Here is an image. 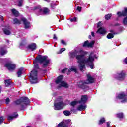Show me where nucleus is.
<instances>
[{"instance_id":"obj_16","label":"nucleus","mask_w":127,"mask_h":127,"mask_svg":"<svg viewBox=\"0 0 127 127\" xmlns=\"http://www.w3.org/2000/svg\"><path fill=\"white\" fill-rule=\"evenodd\" d=\"M3 31L6 35H10V34H11L10 27H9V25L5 26L4 28H3Z\"/></svg>"},{"instance_id":"obj_44","label":"nucleus","mask_w":127,"mask_h":127,"mask_svg":"<svg viewBox=\"0 0 127 127\" xmlns=\"http://www.w3.org/2000/svg\"><path fill=\"white\" fill-rule=\"evenodd\" d=\"M77 9L78 10V11H79V12H81V11L82 10V7L78 6Z\"/></svg>"},{"instance_id":"obj_31","label":"nucleus","mask_w":127,"mask_h":127,"mask_svg":"<svg viewBox=\"0 0 127 127\" xmlns=\"http://www.w3.org/2000/svg\"><path fill=\"white\" fill-rule=\"evenodd\" d=\"M122 23L124 25H127V16L124 17L122 21Z\"/></svg>"},{"instance_id":"obj_22","label":"nucleus","mask_w":127,"mask_h":127,"mask_svg":"<svg viewBox=\"0 0 127 127\" xmlns=\"http://www.w3.org/2000/svg\"><path fill=\"white\" fill-rule=\"evenodd\" d=\"M88 101V96L82 95L81 96V100L79 101V104H85Z\"/></svg>"},{"instance_id":"obj_13","label":"nucleus","mask_w":127,"mask_h":127,"mask_svg":"<svg viewBox=\"0 0 127 127\" xmlns=\"http://www.w3.org/2000/svg\"><path fill=\"white\" fill-rule=\"evenodd\" d=\"M107 28L102 27L99 28L97 31H96V33H98L99 34H100L101 35H106L107 34Z\"/></svg>"},{"instance_id":"obj_37","label":"nucleus","mask_w":127,"mask_h":127,"mask_svg":"<svg viewBox=\"0 0 127 127\" xmlns=\"http://www.w3.org/2000/svg\"><path fill=\"white\" fill-rule=\"evenodd\" d=\"M77 103H78V102L73 101L71 102V103H70V105L71 106H75V105H77Z\"/></svg>"},{"instance_id":"obj_52","label":"nucleus","mask_w":127,"mask_h":127,"mask_svg":"<svg viewBox=\"0 0 127 127\" xmlns=\"http://www.w3.org/2000/svg\"><path fill=\"white\" fill-rule=\"evenodd\" d=\"M45 1H46L47 2H50V0H43Z\"/></svg>"},{"instance_id":"obj_26","label":"nucleus","mask_w":127,"mask_h":127,"mask_svg":"<svg viewBox=\"0 0 127 127\" xmlns=\"http://www.w3.org/2000/svg\"><path fill=\"white\" fill-rule=\"evenodd\" d=\"M21 19L20 20L17 19V18L13 19L14 24H21Z\"/></svg>"},{"instance_id":"obj_6","label":"nucleus","mask_w":127,"mask_h":127,"mask_svg":"<svg viewBox=\"0 0 127 127\" xmlns=\"http://www.w3.org/2000/svg\"><path fill=\"white\" fill-rule=\"evenodd\" d=\"M65 106V103L63 102V99L62 97H59L55 101L54 104V109L56 111L61 110Z\"/></svg>"},{"instance_id":"obj_15","label":"nucleus","mask_w":127,"mask_h":127,"mask_svg":"<svg viewBox=\"0 0 127 127\" xmlns=\"http://www.w3.org/2000/svg\"><path fill=\"white\" fill-rule=\"evenodd\" d=\"M117 14L118 17H121V16H127V8L125 7L122 12H118Z\"/></svg>"},{"instance_id":"obj_2","label":"nucleus","mask_w":127,"mask_h":127,"mask_svg":"<svg viewBox=\"0 0 127 127\" xmlns=\"http://www.w3.org/2000/svg\"><path fill=\"white\" fill-rule=\"evenodd\" d=\"M47 56L39 55L38 56L33 62L34 69L31 71L30 74V82L31 84H37L38 83L37 76V69L39 67L37 63H43V67L45 68L48 65L50 60L48 59Z\"/></svg>"},{"instance_id":"obj_51","label":"nucleus","mask_w":127,"mask_h":127,"mask_svg":"<svg viewBox=\"0 0 127 127\" xmlns=\"http://www.w3.org/2000/svg\"><path fill=\"white\" fill-rule=\"evenodd\" d=\"M120 23H117L115 25V26H120Z\"/></svg>"},{"instance_id":"obj_43","label":"nucleus","mask_w":127,"mask_h":127,"mask_svg":"<svg viewBox=\"0 0 127 127\" xmlns=\"http://www.w3.org/2000/svg\"><path fill=\"white\" fill-rule=\"evenodd\" d=\"M102 22H99L97 24V27L99 28L102 26Z\"/></svg>"},{"instance_id":"obj_21","label":"nucleus","mask_w":127,"mask_h":127,"mask_svg":"<svg viewBox=\"0 0 127 127\" xmlns=\"http://www.w3.org/2000/svg\"><path fill=\"white\" fill-rule=\"evenodd\" d=\"M28 49L31 51H34L36 49V44L32 43L28 46Z\"/></svg>"},{"instance_id":"obj_42","label":"nucleus","mask_w":127,"mask_h":127,"mask_svg":"<svg viewBox=\"0 0 127 127\" xmlns=\"http://www.w3.org/2000/svg\"><path fill=\"white\" fill-rule=\"evenodd\" d=\"M110 32H111V33L113 34V35L115 34H118V33L115 32V30H110Z\"/></svg>"},{"instance_id":"obj_1","label":"nucleus","mask_w":127,"mask_h":127,"mask_svg":"<svg viewBox=\"0 0 127 127\" xmlns=\"http://www.w3.org/2000/svg\"><path fill=\"white\" fill-rule=\"evenodd\" d=\"M83 55H77L76 56L77 62L79 64L78 67L81 71L84 72L86 71V65H88L90 66V69H94V61L95 59L98 58L97 55L95 54V52H91L89 55V57L88 58H85V55L87 54V52H82Z\"/></svg>"},{"instance_id":"obj_19","label":"nucleus","mask_w":127,"mask_h":127,"mask_svg":"<svg viewBox=\"0 0 127 127\" xmlns=\"http://www.w3.org/2000/svg\"><path fill=\"white\" fill-rule=\"evenodd\" d=\"M80 105H79L77 107V111H84L86 110V108H87V105L85 104V103H79Z\"/></svg>"},{"instance_id":"obj_35","label":"nucleus","mask_w":127,"mask_h":127,"mask_svg":"<svg viewBox=\"0 0 127 127\" xmlns=\"http://www.w3.org/2000/svg\"><path fill=\"white\" fill-rule=\"evenodd\" d=\"M66 50V49L65 48H63L60 49V51L58 52V54H61L62 52H64V51H65Z\"/></svg>"},{"instance_id":"obj_39","label":"nucleus","mask_w":127,"mask_h":127,"mask_svg":"<svg viewBox=\"0 0 127 127\" xmlns=\"http://www.w3.org/2000/svg\"><path fill=\"white\" fill-rule=\"evenodd\" d=\"M3 121H4L3 117H0V125H1V124L3 123Z\"/></svg>"},{"instance_id":"obj_48","label":"nucleus","mask_w":127,"mask_h":127,"mask_svg":"<svg viewBox=\"0 0 127 127\" xmlns=\"http://www.w3.org/2000/svg\"><path fill=\"white\" fill-rule=\"evenodd\" d=\"M91 35L93 37H95V33L94 32H92Z\"/></svg>"},{"instance_id":"obj_36","label":"nucleus","mask_w":127,"mask_h":127,"mask_svg":"<svg viewBox=\"0 0 127 127\" xmlns=\"http://www.w3.org/2000/svg\"><path fill=\"white\" fill-rule=\"evenodd\" d=\"M112 17V14H108L105 16V19L108 20V19H110L111 17Z\"/></svg>"},{"instance_id":"obj_8","label":"nucleus","mask_w":127,"mask_h":127,"mask_svg":"<svg viewBox=\"0 0 127 127\" xmlns=\"http://www.w3.org/2000/svg\"><path fill=\"white\" fill-rule=\"evenodd\" d=\"M63 79V75H60L58 77L57 80L55 81L56 84H60L59 85V88H61V87H64V88H68L69 85L65 81H62Z\"/></svg>"},{"instance_id":"obj_56","label":"nucleus","mask_w":127,"mask_h":127,"mask_svg":"<svg viewBox=\"0 0 127 127\" xmlns=\"http://www.w3.org/2000/svg\"><path fill=\"white\" fill-rule=\"evenodd\" d=\"M1 93V88H0V94Z\"/></svg>"},{"instance_id":"obj_23","label":"nucleus","mask_w":127,"mask_h":127,"mask_svg":"<svg viewBox=\"0 0 127 127\" xmlns=\"http://www.w3.org/2000/svg\"><path fill=\"white\" fill-rule=\"evenodd\" d=\"M11 11L14 16H18V15H19V12L15 9H11Z\"/></svg>"},{"instance_id":"obj_11","label":"nucleus","mask_w":127,"mask_h":127,"mask_svg":"<svg viewBox=\"0 0 127 127\" xmlns=\"http://www.w3.org/2000/svg\"><path fill=\"white\" fill-rule=\"evenodd\" d=\"M72 71H73L75 73H77L78 72L77 68H76L75 66H72L69 68V69L65 68L62 70V73H66L67 75H69Z\"/></svg>"},{"instance_id":"obj_45","label":"nucleus","mask_w":127,"mask_h":127,"mask_svg":"<svg viewBox=\"0 0 127 127\" xmlns=\"http://www.w3.org/2000/svg\"><path fill=\"white\" fill-rule=\"evenodd\" d=\"M61 43L62 44H63L64 45H66V42H65V41L62 40H61Z\"/></svg>"},{"instance_id":"obj_7","label":"nucleus","mask_w":127,"mask_h":127,"mask_svg":"<svg viewBox=\"0 0 127 127\" xmlns=\"http://www.w3.org/2000/svg\"><path fill=\"white\" fill-rule=\"evenodd\" d=\"M5 61L6 62V64L4 66L8 69V70H9V71L12 72V71L15 70L16 65L13 63L10 59H5Z\"/></svg>"},{"instance_id":"obj_38","label":"nucleus","mask_w":127,"mask_h":127,"mask_svg":"<svg viewBox=\"0 0 127 127\" xmlns=\"http://www.w3.org/2000/svg\"><path fill=\"white\" fill-rule=\"evenodd\" d=\"M123 62L124 64H125L126 65H127V57L125 58L123 60Z\"/></svg>"},{"instance_id":"obj_27","label":"nucleus","mask_w":127,"mask_h":127,"mask_svg":"<svg viewBox=\"0 0 127 127\" xmlns=\"http://www.w3.org/2000/svg\"><path fill=\"white\" fill-rule=\"evenodd\" d=\"M4 84L6 87H9V86L11 85V80L9 79L5 80L4 81Z\"/></svg>"},{"instance_id":"obj_40","label":"nucleus","mask_w":127,"mask_h":127,"mask_svg":"<svg viewBox=\"0 0 127 127\" xmlns=\"http://www.w3.org/2000/svg\"><path fill=\"white\" fill-rule=\"evenodd\" d=\"M10 102V100H9V98H7L5 100L6 104H7V105H8Z\"/></svg>"},{"instance_id":"obj_49","label":"nucleus","mask_w":127,"mask_h":127,"mask_svg":"<svg viewBox=\"0 0 127 127\" xmlns=\"http://www.w3.org/2000/svg\"><path fill=\"white\" fill-rule=\"evenodd\" d=\"M53 39H56V40H57V37H56V35H54Z\"/></svg>"},{"instance_id":"obj_3","label":"nucleus","mask_w":127,"mask_h":127,"mask_svg":"<svg viewBox=\"0 0 127 127\" xmlns=\"http://www.w3.org/2000/svg\"><path fill=\"white\" fill-rule=\"evenodd\" d=\"M96 82V78L94 76H92L90 73L87 74V80L81 81L78 83L79 88H81L84 90V92L89 90V86H87V84H93Z\"/></svg>"},{"instance_id":"obj_17","label":"nucleus","mask_w":127,"mask_h":127,"mask_svg":"<svg viewBox=\"0 0 127 127\" xmlns=\"http://www.w3.org/2000/svg\"><path fill=\"white\" fill-rule=\"evenodd\" d=\"M94 41H91L89 42L88 40L85 41L83 44V47H93V45H94Z\"/></svg>"},{"instance_id":"obj_10","label":"nucleus","mask_w":127,"mask_h":127,"mask_svg":"<svg viewBox=\"0 0 127 127\" xmlns=\"http://www.w3.org/2000/svg\"><path fill=\"white\" fill-rule=\"evenodd\" d=\"M78 52L79 54L77 55V53H76V52H70L69 53V57L70 58H75V57L76 59H77V56H78V55H83L84 53H83V52H86V51L83 50H80Z\"/></svg>"},{"instance_id":"obj_54","label":"nucleus","mask_w":127,"mask_h":127,"mask_svg":"<svg viewBox=\"0 0 127 127\" xmlns=\"http://www.w3.org/2000/svg\"><path fill=\"white\" fill-rule=\"evenodd\" d=\"M6 42H7V43H8H8H9V41L8 40H6Z\"/></svg>"},{"instance_id":"obj_46","label":"nucleus","mask_w":127,"mask_h":127,"mask_svg":"<svg viewBox=\"0 0 127 127\" xmlns=\"http://www.w3.org/2000/svg\"><path fill=\"white\" fill-rule=\"evenodd\" d=\"M24 43H25V40H23L22 42L20 43V45L22 46V45H24Z\"/></svg>"},{"instance_id":"obj_28","label":"nucleus","mask_w":127,"mask_h":127,"mask_svg":"<svg viewBox=\"0 0 127 127\" xmlns=\"http://www.w3.org/2000/svg\"><path fill=\"white\" fill-rule=\"evenodd\" d=\"M22 71H23V68H20L18 70V71L17 72L18 77H21V75L22 74Z\"/></svg>"},{"instance_id":"obj_55","label":"nucleus","mask_w":127,"mask_h":127,"mask_svg":"<svg viewBox=\"0 0 127 127\" xmlns=\"http://www.w3.org/2000/svg\"><path fill=\"white\" fill-rule=\"evenodd\" d=\"M2 61H3V60H2V59H0V62H2Z\"/></svg>"},{"instance_id":"obj_29","label":"nucleus","mask_w":127,"mask_h":127,"mask_svg":"<svg viewBox=\"0 0 127 127\" xmlns=\"http://www.w3.org/2000/svg\"><path fill=\"white\" fill-rule=\"evenodd\" d=\"M116 117L119 119H123L124 118V114L123 113H119L116 114Z\"/></svg>"},{"instance_id":"obj_32","label":"nucleus","mask_w":127,"mask_h":127,"mask_svg":"<svg viewBox=\"0 0 127 127\" xmlns=\"http://www.w3.org/2000/svg\"><path fill=\"white\" fill-rule=\"evenodd\" d=\"M64 116H70L71 115V112L68 110H66L63 112Z\"/></svg>"},{"instance_id":"obj_24","label":"nucleus","mask_w":127,"mask_h":127,"mask_svg":"<svg viewBox=\"0 0 127 127\" xmlns=\"http://www.w3.org/2000/svg\"><path fill=\"white\" fill-rule=\"evenodd\" d=\"M58 2H55V1H52L51 3V8H52V9H54L55 8V6L56 5H58Z\"/></svg>"},{"instance_id":"obj_33","label":"nucleus","mask_w":127,"mask_h":127,"mask_svg":"<svg viewBox=\"0 0 127 127\" xmlns=\"http://www.w3.org/2000/svg\"><path fill=\"white\" fill-rule=\"evenodd\" d=\"M24 1V0H18V6H19V7L22 6V4Z\"/></svg>"},{"instance_id":"obj_53","label":"nucleus","mask_w":127,"mask_h":127,"mask_svg":"<svg viewBox=\"0 0 127 127\" xmlns=\"http://www.w3.org/2000/svg\"><path fill=\"white\" fill-rule=\"evenodd\" d=\"M88 38H89V39H91V38H92V36H91V35H89V36H88Z\"/></svg>"},{"instance_id":"obj_9","label":"nucleus","mask_w":127,"mask_h":127,"mask_svg":"<svg viewBox=\"0 0 127 127\" xmlns=\"http://www.w3.org/2000/svg\"><path fill=\"white\" fill-rule=\"evenodd\" d=\"M126 76V72L125 71L122 70L119 72H118L116 74L113 75V77L116 80L118 81H124L125 80V77Z\"/></svg>"},{"instance_id":"obj_5","label":"nucleus","mask_w":127,"mask_h":127,"mask_svg":"<svg viewBox=\"0 0 127 127\" xmlns=\"http://www.w3.org/2000/svg\"><path fill=\"white\" fill-rule=\"evenodd\" d=\"M31 10H37L36 14L38 15H42V14H49L50 10L48 8L44 7L40 8V6H37L30 8Z\"/></svg>"},{"instance_id":"obj_14","label":"nucleus","mask_w":127,"mask_h":127,"mask_svg":"<svg viewBox=\"0 0 127 127\" xmlns=\"http://www.w3.org/2000/svg\"><path fill=\"white\" fill-rule=\"evenodd\" d=\"M21 20L23 21V23L24 25V28L27 29V28H29L30 27V22L27 21V19L24 17H22Z\"/></svg>"},{"instance_id":"obj_12","label":"nucleus","mask_w":127,"mask_h":127,"mask_svg":"<svg viewBox=\"0 0 127 127\" xmlns=\"http://www.w3.org/2000/svg\"><path fill=\"white\" fill-rule=\"evenodd\" d=\"M71 123V120H63L62 122L60 123L57 127H68V125Z\"/></svg>"},{"instance_id":"obj_34","label":"nucleus","mask_w":127,"mask_h":127,"mask_svg":"<svg viewBox=\"0 0 127 127\" xmlns=\"http://www.w3.org/2000/svg\"><path fill=\"white\" fill-rule=\"evenodd\" d=\"M107 38H108V39H112V38H114V34L109 33L107 36Z\"/></svg>"},{"instance_id":"obj_4","label":"nucleus","mask_w":127,"mask_h":127,"mask_svg":"<svg viewBox=\"0 0 127 127\" xmlns=\"http://www.w3.org/2000/svg\"><path fill=\"white\" fill-rule=\"evenodd\" d=\"M15 105H20L21 110H25L27 108V106L30 104L29 99L27 97H23L20 99L17 100L14 102Z\"/></svg>"},{"instance_id":"obj_18","label":"nucleus","mask_w":127,"mask_h":127,"mask_svg":"<svg viewBox=\"0 0 127 127\" xmlns=\"http://www.w3.org/2000/svg\"><path fill=\"white\" fill-rule=\"evenodd\" d=\"M7 50H6V46H4L3 47H1L0 48V55L3 56L5 55V54H7Z\"/></svg>"},{"instance_id":"obj_50","label":"nucleus","mask_w":127,"mask_h":127,"mask_svg":"<svg viewBox=\"0 0 127 127\" xmlns=\"http://www.w3.org/2000/svg\"><path fill=\"white\" fill-rule=\"evenodd\" d=\"M71 111L73 113H76L77 112V110L76 109H72Z\"/></svg>"},{"instance_id":"obj_47","label":"nucleus","mask_w":127,"mask_h":127,"mask_svg":"<svg viewBox=\"0 0 127 127\" xmlns=\"http://www.w3.org/2000/svg\"><path fill=\"white\" fill-rule=\"evenodd\" d=\"M0 19H1L2 21H3V16L0 15Z\"/></svg>"},{"instance_id":"obj_30","label":"nucleus","mask_w":127,"mask_h":127,"mask_svg":"<svg viewBox=\"0 0 127 127\" xmlns=\"http://www.w3.org/2000/svg\"><path fill=\"white\" fill-rule=\"evenodd\" d=\"M105 122H106V120L105 119V118L102 117L101 118H100L99 122V125H103V124H104V123H105Z\"/></svg>"},{"instance_id":"obj_25","label":"nucleus","mask_w":127,"mask_h":127,"mask_svg":"<svg viewBox=\"0 0 127 127\" xmlns=\"http://www.w3.org/2000/svg\"><path fill=\"white\" fill-rule=\"evenodd\" d=\"M21 19L20 20L17 19V18L13 19L14 24H21Z\"/></svg>"},{"instance_id":"obj_41","label":"nucleus","mask_w":127,"mask_h":127,"mask_svg":"<svg viewBox=\"0 0 127 127\" xmlns=\"http://www.w3.org/2000/svg\"><path fill=\"white\" fill-rule=\"evenodd\" d=\"M70 21L71 22H76V21H77V18L76 17H74L72 19H71Z\"/></svg>"},{"instance_id":"obj_20","label":"nucleus","mask_w":127,"mask_h":127,"mask_svg":"<svg viewBox=\"0 0 127 127\" xmlns=\"http://www.w3.org/2000/svg\"><path fill=\"white\" fill-rule=\"evenodd\" d=\"M17 117H18V114H17V112H15L13 114L12 116H8V121L10 122L12 121L13 119L17 118Z\"/></svg>"}]
</instances>
